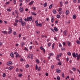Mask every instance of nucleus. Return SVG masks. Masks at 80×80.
Here are the masks:
<instances>
[{
  "mask_svg": "<svg viewBox=\"0 0 80 80\" xmlns=\"http://www.w3.org/2000/svg\"><path fill=\"white\" fill-rule=\"evenodd\" d=\"M63 2H62L61 1L60 2V7H62V6H63Z\"/></svg>",
  "mask_w": 80,
  "mask_h": 80,
  "instance_id": "f3484780",
  "label": "nucleus"
},
{
  "mask_svg": "<svg viewBox=\"0 0 80 80\" xmlns=\"http://www.w3.org/2000/svg\"><path fill=\"white\" fill-rule=\"evenodd\" d=\"M61 10H62V9L61 8H59L58 11L59 12H60V11H61Z\"/></svg>",
  "mask_w": 80,
  "mask_h": 80,
  "instance_id": "49530a36",
  "label": "nucleus"
},
{
  "mask_svg": "<svg viewBox=\"0 0 80 80\" xmlns=\"http://www.w3.org/2000/svg\"><path fill=\"white\" fill-rule=\"evenodd\" d=\"M32 46H30L29 47V49L30 50H32Z\"/></svg>",
  "mask_w": 80,
  "mask_h": 80,
  "instance_id": "69168bd1",
  "label": "nucleus"
},
{
  "mask_svg": "<svg viewBox=\"0 0 80 80\" xmlns=\"http://www.w3.org/2000/svg\"><path fill=\"white\" fill-rule=\"evenodd\" d=\"M18 24L16 22V23H14V26H17V25Z\"/></svg>",
  "mask_w": 80,
  "mask_h": 80,
  "instance_id": "774afa93",
  "label": "nucleus"
},
{
  "mask_svg": "<svg viewBox=\"0 0 80 80\" xmlns=\"http://www.w3.org/2000/svg\"><path fill=\"white\" fill-rule=\"evenodd\" d=\"M68 1H66L64 3V4L66 5V4H68Z\"/></svg>",
  "mask_w": 80,
  "mask_h": 80,
  "instance_id": "bf43d9fd",
  "label": "nucleus"
},
{
  "mask_svg": "<svg viewBox=\"0 0 80 80\" xmlns=\"http://www.w3.org/2000/svg\"><path fill=\"white\" fill-rule=\"evenodd\" d=\"M9 30L10 31H12V28H11V27L9 28Z\"/></svg>",
  "mask_w": 80,
  "mask_h": 80,
  "instance_id": "3c124183",
  "label": "nucleus"
},
{
  "mask_svg": "<svg viewBox=\"0 0 80 80\" xmlns=\"http://www.w3.org/2000/svg\"><path fill=\"white\" fill-rule=\"evenodd\" d=\"M45 75L47 77H48V73H45Z\"/></svg>",
  "mask_w": 80,
  "mask_h": 80,
  "instance_id": "e2e57ef3",
  "label": "nucleus"
},
{
  "mask_svg": "<svg viewBox=\"0 0 80 80\" xmlns=\"http://www.w3.org/2000/svg\"><path fill=\"white\" fill-rule=\"evenodd\" d=\"M9 4H10V2H6L5 3L6 5H9Z\"/></svg>",
  "mask_w": 80,
  "mask_h": 80,
  "instance_id": "f704fd0d",
  "label": "nucleus"
},
{
  "mask_svg": "<svg viewBox=\"0 0 80 80\" xmlns=\"http://www.w3.org/2000/svg\"><path fill=\"white\" fill-rule=\"evenodd\" d=\"M12 32V31H9L8 32V33L9 34H10Z\"/></svg>",
  "mask_w": 80,
  "mask_h": 80,
  "instance_id": "09e8293b",
  "label": "nucleus"
},
{
  "mask_svg": "<svg viewBox=\"0 0 80 80\" xmlns=\"http://www.w3.org/2000/svg\"><path fill=\"white\" fill-rule=\"evenodd\" d=\"M57 37H54V40H56V41H57Z\"/></svg>",
  "mask_w": 80,
  "mask_h": 80,
  "instance_id": "680f3d73",
  "label": "nucleus"
},
{
  "mask_svg": "<svg viewBox=\"0 0 80 80\" xmlns=\"http://www.w3.org/2000/svg\"><path fill=\"white\" fill-rule=\"evenodd\" d=\"M62 53H61L59 55H57V58H59L61 57H62Z\"/></svg>",
  "mask_w": 80,
  "mask_h": 80,
  "instance_id": "423d86ee",
  "label": "nucleus"
},
{
  "mask_svg": "<svg viewBox=\"0 0 80 80\" xmlns=\"http://www.w3.org/2000/svg\"><path fill=\"white\" fill-rule=\"evenodd\" d=\"M68 46H69V47H70L71 46V42H68Z\"/></svg>",
  "mask_w": 80,
  "mask_h": 80,
  "instance_id": "2eb2a0df",
  "label": "nucleus"
},
{
  "mask_svg": "<svg viewBox=\"0 0 80 80\" xmlns=\"http://www.w3.org/2000/svg\"><path fill=\"white\" fill-rule=\"evenodd\" d=\"M32 15H36V13H35V12H33L32 13Z\"/></svg>",
  "mask_w": 80,
  "mask_h": 80,
  "instance_id": "864d4df0",
  "label": "nucleus"
},
{
  "mask_svg": "<svg viewBox=\"0 0 80 80\" xmlns=\"http://www.w3.org/2000/svg\"><path fill=\"white\" fill-rule=\"evenodd\" d=\"M52 12L53 13L55 14V13H57V11H56V10L55 9H54L53 10Z\"/></svg>",
  "mask_w": 80,
  "mask_h": 80,
  "instance_id": "4be33fe9",
  "label": "nucleus"
},
{
  "mask_svg": "<svg viewBox=\"0 0 80 80\" xmlns=\"http://www.w3.org/2000/svg\"><path fill=\"white\" fill-rule=\"evenodd\" d=\"M23 58H21L20 62H23Z\"/></svg>",
  "mask_w": 80,
  "mask_h": 80,
  "instance_id": "338daca9",
  "label": "nucleus"
},
{
  "mask_svg": "<svg viewBox=\"0 0 80 80\" xmlns=\"http://www.w3.org/2000/svg\"><path fill=\"white\" fill-rule=\"evenodd\" d=\"M61 50L62 51H63V50L65 51V48H61Z\"/></svg>",
  "mask_w": 80,
  "mask_h": 80,
  "instance_id": "72a5a7b5",
  "label": "nucleus"
},
{
  "mask_svg": "<svg viewBox=\"0 0 80 80\" xmlns=\"http://www.w3.org/2000/svg\"><path fill=\"white\" fill-rule=\"evenodd\" d=\"M51 45H52V44L50 42H49L48 44V47H50Z\"/></svg>",
  "mask_w": 80,
  "mask_h": 80,
  "instance_id": "c85d7f7f",
  "label": "nucleus"
},
{
  "mask_svg": "<svg viewBox=\"0 0 80 80\" xmlns=\"http://www.w3.org/2000/svg\"><path fill=\"white\" fill-rule=\"evenodd\" d=\"M67 30H65L63 33L64 35L65 36H67Z\"/></svg>",
  "mask_w": 80,
  "mask_h": 80,
  "instance_id": "1a4fd4ad",
  "label": "nucleus"
},
{
  "mask_svg": "<svg viewBox=\"0 0 80 80\" xmlns=\"http://www.w3.org/2000/svg\"><path fill=\"white\" fill-rule=\"evenodd\" d=\"M23 21H22V19L21 18L19 19V22L20 23H21V22H22Z\"/></svg>",
  "mask_w": 80,
  "mask_h": 80,
  "instance_id": "a18cd8bd",
  "label": "nucleus"
},
{
  "mask_svg": "<svg viewBox=\"0 0 80 80\" xmlns=\"http://www.w3.org/2000/svg\"><path fill=\"white\" fill-rule=\"evenodd\" d=\"M47 5V2L45 3H44L43 4L44 7H46Z\"/></svg>",
  "mask_w": 80,
  "mask_h": 80,
  "instance_id": "5701e85b",
  "label": "nucleus"
},
{
  "mask_svg": "<svg viewBox=\"0 0 80 80\" xmlns=\"http://www.w3.org/2000/svg\"><path fill=\"white\" fill-rule=\"evenodd\" d=\"M7 65H12V62L11 61H9L7 63Z\"/></svg>",
  "mask_w": 80,
  "mask_h": 80,
  "instance_id": "39448f33",
  "label": "nucleus"
},
{
  "mask_svg": "<svg viewBox=\"0 0 80 80\" xmlns=\"http://www.w3.org/2000/svg\"><path fill=\"white\" fill-rule=\"evenodd\" d=\"M13 52H12L11 54H10V56H11L12 58H13V57H14V56H13Z\"/></svg>",
  "mask_w": 80,
  "mask_h": 80,
  "instance_id": "9d476101",
  "label": "nucleus"
},
{
  "mask_svg": "<svg viewBox=\"0 0 80 80\" xmlns=\"http://www.w3.org/2000/svg\"><path fill=\"white\" fill-rule=\"evenodd\" d=\"M38 69V66L36 64V68H35V70H37V69Z\"/></svg>",
  "mask_w": 80,
  "mask_h": 80,
  "instance_id": "4c0bfd02",
  "label": "nucleus"
},
{
  "mask_svg": "<svg viewBox=\"0 0 80 80\" xmlns=\"http://www.w3.org/2000/svg\"><path fill=\"white\" fill-rule=\"evenodd\" d=\"M15 12L16 14H17L18 15V12L17 11V10H15Z\"/></svg>",
  "mask_w": 80,
  "mask_h": 80,
  "instance_id": "7c9ffc66",
  "label": "nucleus"
},
{
  "mask_svg": "<svg viewBox=\"0 0 80 80\" xmlns=\"http://www.w3.org/2000/svg\"><path fill=\"white\" fill-rule=\"evenodd\" d=\"M34 2V1H33L29 3V5H32L33 4V3Z\"/></svg>",
  "mask_w": 80,
  "mask_h": 80,
  "instance_id": "9b49d317",
  "label": "nucleus"
},
{
  "mask_svg": "<svg viewBox=\"0 0 80 80\" xmlns=\"http://www.w3.org/2000/svg\"><path fill=\"white\" fill-rule=\"evenodd\" d=\"M16 58H17L18 57V58H20V56H19V54L18 53H17L16 55Z\"/></svg>",
  "mask_w": 80,
  "mask_h": 80,
  "instance_id": "f8f14e48",
  "label": "nucleus"
},
{
  "mask_svg": "<svg viewBox=\"0 0 80 80\" xmlns=\"http://www.w3.org/2000/svg\"><path fill=\"white\" fill-rule=\"evenodd\" d=\"M73 19H76V15L74 14L73 16Z\"/></svg>",
  "mask_w": 80,
  "mask_h": 80,
  "instance_id": "393cba45",
  "label": "nucleus"
},
{
  "mask_svg": "<svg viewBox=\"0 0 80 80\" xmlns=\"http://www.w3.org/2000/svg\"><path fill=\"white\" fill-rule=\"evenodd\" d=\"M56 72H57V73H60V72H61V70H58V69H57Z\"/></svg>",
  "mask_w": 80,
  "mask_h": 80,
  "instance_id": "aec40b11",
  "label": "nucleus"
},
{
  "mask_svg": "<svg viewBox=\"0 0 80 80\" xmlns=\"http://www.w3.org/2000/svg\"><path fill=\"white\" fill-rule=\"evenodd\" d=\"M57 80H60V78L59 76H57Z\"/></svg>",
  "mask_w": 80,
  "mask_h": 80,
  "instance_id": "a19ab883",
  "label": "nucleus"
},
{
  "mask_svg": "<svg viewBox=\"0 0 80 80\" xmlns=\"http://www.w3.org/2000/svg\"><path fill=\"white\" fill-rule=\"evenodd\" d=\"M55 43H53L52 44V49H54V48H55L54 47V45H55Z\"/></svg>",
  "mask_w": 80,
  "mask_h": 80,
  "instance_id": "cd10ccee",
  "label": "nucleus"
},
{
  "mask_svg": "<svg viewBox=\"0 0 80 80\" xmlns=\"http://www.w3.org/2000/svg\"><path fill=\"white\" fill-rule=\"evenodd\" d=\"M57 17L58 18H60V16L59 15H58L57 16Z\"/></svg>",
  "mask_w": 80,
  "mask_h": 80,
  "instance_id": "c756f323",
  "label": "nucleus"
},
{
  "mask_svg": "<svg viewBox=\"0 0 80 80\" xmlns=\"http://www.w3.org/2000/svg\"><path fill=\"white\" fill-rule=\"evenodd\" d=\"M51 68L52 69H53L54 68V65H52L51 66Z\"/></svg>",
  "mask_w": 80,
  "mask_h": 80,
  "instance_id": "c03bdc74",
  "label": "nucleus"
},
{
  "mask_svg": "<svg viewBox=\"0 0 80 80\" xmlns=\"http://www.w3.org/2000/svg\"><path fill=\"white\" fill-rule=\"evenodd\" d=\"M49 55L51 57V56H53V53H51L49 54Z\"/></svg>",
  "mask_w": 80,
  "mask_h": 80,
  "instance_id": "473e14b6",
  "label": "nucleus"
},
{
  "mask_svg": "<svg viewBox=\"0 0 80 80\" xmlns=\"http://www.w3.org/2000/svg\"><path fill=\"white\" fill-rule=\"evenodd\" d=\"M43 47L41 46V47H40V49H41V50H42L43 49Z\"/></svg>",
  "mask_w": 80,
  "mask_h": 80,
  "instance_id": "de8ad7c7",
  "label": "nucleus"
},
{
  "mask_svg": "<svg viewBox=\"0 0 80 80\" xmlns=\"http://www.w3.org/2000/svg\"><path fill=\"white\" fill-rule=\"evenodd\" d=\"M54 30L55 31V32H58V28L56 27H54Z\"/></svg>",
  "mask_w": 80,
  "mask_h": 80,
  "instance_id": "dca6fc26",
  "label": "nucleus"
},
{
  "mask_svg": "<svg viewBox=\"0 0 80 80\" xmlns=\"http://www.w3.org/2000/svg\"><path fill=\"white\" fill-rule=\"evenodd\" d=\"M58 65H62V63L60 62H59L58 63Z\"/></svg>",
  "mask_w": 80,
  "mask_h": 80,
  "instance_id": "0e129e2a",
  "label": "nucleus"
},
{
  "mask_svg": "<svg viewBox=\"0 0 80 80\" xmlns=\"http://www.w3.org/2000/svg\"><path fill=\"white\" fill-rule=\"evenodd\" d=\"M36 62L37 63H40V61L38 60V59H36Z\"/></svg>",
  "mask_w": 80,
  "mask_h": 80,
  "instance_id": "2f4dec72",
  "label": "nucleus"
},
{
  "mask_svg": "<svg viewBox=\"0 0 80 80\" xmlns=\"http://www.w3.org/2000/svg\"><path fill=\"white\" fill-rule=\"evenodd\" d=\"M25 42H22V43H21V46L22 47H23V45H25Z\"/></svg>",
  "mask_w": 80,
  "mask_h": 80,
  "instance_id": "6ab92c4d",
  "label": "nucleus"
},
{
  "mask_svg": "<svg viewBox=\"0 0 80 80\" xmlns=\"http://www.w3.org/2000/svg\"><path fill=\"white\" fill-rule=\"evenodd\" d=\"M14 4H16V0H13Z\"/></svg>",
  "mask_w": 80,
  "mask_h": 80,
  "instance_id": "5fc2aeb1",
  "label": "nucleus"
},
{
  "mask_svg": "<svg viewBox=\"0 0 80 80\" xmlns=\"http://www.w3.org/2000/svg\"><path fill=\"white\" fill-rule=\"evenodd\" d=\"M26 28H27V29H29V28H30V26H29L28 25H27Z\"/></svg>",
  "mask_w": 80,
  "mask_h": 80,
  "instance_id": "c9c22d12",
  "label": "nucleus"
},
{
  "mask_svg": "<svg viewBox=\"0 0 80 80\" xmlns=\"http://www.w3.org/2000/svg\"><path fill=\"white\" fill-rule=\"evenodd\" d=\"M67 54L68 55H69V56H71V52H68L67 53Z\"/></svg>",
  "mask_w": 80,
  "mask_h": 80,
  "instance_id": "bb28decb",
  "label": "nucleus"
},
{
  "mask_svg": "<svg viewBox=\"0 0 80 80\" xmlns=\"http://www.w3.org/2000/svg\"><path fill=\"white\" fill-rule=\"evenodd\" d=\"M53 4H52L49 7V9H51L52 8V7H53Z\"/></svg>",
  "mask_w": 80,
  "mask_h": 80,
  "instance_id": "a211bd4d",
  "label": "nucleus"
},
{
  "mask_svg": "<svg viewBox=\"0 0 80 80\" xmlns=\"http://www.w3.org/2000/svg\"><path fill=\"white\" fill-rule=\"evenodd\" d=\"M36 26H37V27H42V24L41 23L39 24H38V23L36 24Z\"/></svg>",
  "mask_w": 80,
  "mask_h": 80,
  "instance_id": "20e7f679",
  "label": "nucleus"
},
{
  "mask_svg": "<svg viewBox=\"0 0 80 80\" xmlns=\"http://www.w3.org/2000/svg\"><path fill=\"white\" fill-rule=\"evenodd\" d=\"M62 77H63V78L65 77V76H64V73H62Z\"/></svg>",
  "mask_w": 80,
  "mask_h": 80,
  "instance_id": "8fccbe9b",
  "label": "nucleus"
},
{
  "mask_svg": "<svg viewBox=\"0 0 80 80\" xmlns=\"http://www.w3.org/2000/svg\"><path fill=\"white\" fill-rule=\"evenodd\" d=\"M19 12H21V13H23V8L22 7H21L19 8Z\"/></svg>",
  "mask_w": 80,
  "mask_h": 80,
  "instance_id": "f03ea898",
  "label": "nucleus"
},
{
  "mask_svg": "<svg viewBox=\"0 0 80 80\" xmlns=\"http://www.w3.org/2000/svg\"><path fill=\"white\" fill-rule=\"evenodd\" d=\"M21 25H22V27H24V26L25 24H26V23L25 22H24V21H23L22 22H21Z\"/></svg>",
  "mask_w": 80,
  "mask_h": 80,
  "instance_id": "7ed1b4c3",
  "label": "nucleus"
},
{
  "mask_svg": "<svg viewBox=\"0 0 80 80\" xmlns=\"http://www.w3.org/2000/svg\"><path fill=\"white\" fill-rule=\"evenodd\" d=\"M32 9L34 10H36V8L35 7H32Z\"/></svg>",
  "mask_w": 80,
  "mask_h": 80,
  "instance_id": "37998d69",
  "label": "nucleus"
},
{
  "mask_svg": "<svg viewBox=\"0 0 80 80\" xmlns=\"http://www.w3.org/2000/svg\"><path fill=\"white\" fill-rule=\"evenodd\" d=\"M51 21L52 23H53V22H54V17L53 16L52 17Z\"/></svg>",
  "mask_w": 80,
  "mask_h": 80,
  "instance_id": "6e6552de",
  "label": "nucleus"
},
{
  "mask_svg": "<svg viewBox=\"0 0 80 80\" xmlns=\"http://www.w3.org/2000/svg\"><path fill=\"white\" fill-rule=\"evenodd\" d=\"M28 17H27V18H25L24 19V20L26 21V22H27V21H28Z\"/></svg>",
  "mask_w": 80,
  "mask_h": 80,
  "instance_id": "ea45409f",
  "label": "nucleus"
},
{
  "mask_svg": "<svg viewBox=\"0 0 80 80\" xmlns=\"http://www.w3.org/2000/svg\"><path fill=\"white\" fill-rule=\"evenodd\" d=\"M3 77L5 78L6 77V74L5 73H3L2 74Z\"/></svg>",
  "mask_w": 80,
  "mask_h": 80,
  "instance_id": "a878e982",
  "label": "nucleus"
},
{
  "mask_svg": "<svg viewBox=\"0 0 80 80\" xmlns=\"http://www.w3.org/2000/svg\"><path fill=\"white\" fill-rule=\"evenodd\" d=\"M18 70H19V69H18V68H16V72H18Z\"/></svg>",
  "mask_w": 80,
  "mask_h": 80,
  "instance_id": "6e6d98bb",
  "label": "nucleus"
},
{
  "mask_svg": "<svg viewBox=\"0 0 80 80\" xmlns=\"http://www.w3.org/2000/svg\"><path fill=\"white\" fill-rule=\"evenodd\" d=\"M18 77H19V78H21L23 76V74H20L18 75Z\"/></svg>",
  "mask_w": 80,
  "mask_h": 80,
  "instance_id": "412c9836",
  "label": "nucleus"
},
{
  "mask_svg": "<svg viewBox=\"0 0 80 80\" xmlns=\"http://www.w3.org/2000/svg\"><path fill=\"white\" fill-rule=\"evenodd\" d=\"M76 42L77 43V44H79L80 43V41H78V40H77L76 41Z\"/></svg>",
  "mask_w": 80,
  "mask_h": 80,
  "instance_id": "e433bc0d",
  "label": "nucleus"
},
{
  "mask_svg": "<svg viewBox=\"0 0 80 80\" xmlns=\"http://www.w3.org/2000/svg\"><path fill=\"white\" fill-rule=\"evenodd\" d=\"M72 56L74 58H76L77 57V60H79L80 58V54H79L78 56V53H76V54L74 52L72 53Z\"/></svg>",
  "mask_w": 80,
  "mask_h": 80,
  "instance_id": "f257e3e1",
  "label": "nucleus"
},
{
  "mask_svg": "<svg viewBox=\"0 0 80 80\" xmlns=\"http://www.w3.org/2000/svg\"><path fill=\"white\" fill-rule=\"evenodd\" d=\"M2 33H4V34H6V35H7V33H8V32H7L5 31H2Z\"/></svg>",
  "mask_w": 80,
  "mask_h": 80,
  "instance_id": "4468645a",
  "label": "nucleus"
},
{
  "mask_svg": "<svg viewBox=\"0 0 80 80\" xmlns=\"http://www.w3.org/2000/svg\"><path fill=\"white\" fill-rule=\"evenodd\" d=\"M73 2L75 3H77V0H73Z\"/></svg>",
  "mask_w": 80,
  "mask_h": 80,
  "instance_id": "13d9d810",
  "label": "nucleus"
},
{
  "mask_svg": "<svg viewBox=\"0 0 80 80\" xmlns=\"http://www.w3.org/2000/svg\"><path fill=\"white\" fill-rule=\"evenodd\" d=\"M72 70L73 71H76V68H72Z\"/></svg>",
  "mask_w": 80,
  "mask_h": 80,
  "instance_id": "58836bf2",
  "label": "nucleus"
},
{
  "mask_svg": "<svg viewBox=\"0 0 80 80\" xmlns=\"http://www.w3.org/2000/svg\"><path fill=\"white\" fill-rule=\"evenodd\" d=\"M7 10L8 12H10L11 11V10L10 9H8Z\"/></svg>",
  "mask_w": 80,
  "mask_h": 80,
  "instance_id": "052dcab7",
  "label": "nucleus"
},
{
  "mask_svg": "<svg viewBox=\"0 0 80 80\" xmlns=\"http://www.w3.org/2000/svg\"><path fill=\"white\" fill-rule=\"evenodd\" d=\"M25 67L26 68H28V67H29V65L28 64H27L26 65V66H25Z\"/></svg>",
  "mask_w": 80,
  "mask_h": 80,
  "instance_id": "79ce46f5",
  "label": "nucleus"
},
{
  "mask_svg": "<svg viewBox=\"0 0 80 80\" xmlns=\"http://www.w3.org/2000/svg\"><path fill=\"white\" fill-rule=\"evenodd\" d=\"M13 67H12V66H10L8 68V70H12V69H13Z\"/></svg>",
  "mask_w": 80,
  "mask_h": 80,
  "instance_id": "ddd939ff",
  "label": "nucleus"
},
{
  "mask_svg": "<svg viewBox=\"0 0 80 80\" xmlns=\"http://www.w3.org/2000/svg\"><path fill=\"white\" fill-rule=\"evenodd\" d=\"M28 21H31L32 20V17H28Z\"/></svg>",
  "mask_w": 80,
  "mask_h": 80,
  "instance_id": "0eeeda50",
  "label": "nucleus"
},
{
  "mask_svg": "<svg viewBox=\"0 0 80 80\" xmlns=\"http://www.w3.org/2000/svg\"><path fill=\"white\" fill-rule=\"evenodd\" d=\"M59 47H62V44H61V43H59Z\"/></svg>",
  "mask_w": 80,
  "mask_h": 80,
  "instance_id": "603ef678",
  "label": "nucleus"
},
{
  "mask_svg": "<svg viewBox=\"0 0 80 80\" xmlns=\"http://www.w3.org/2000/svg\"><path fill=\"white\" fill-rule=\"evenodd\" d=\"M15 22H16V23H18V20L17 19H16Z\"/></svg>",
  "mask_w": 80,
  "mask_h": 80,
  "instance_id": "4d7b16f0",
  "label": "nucleus"
},
{
  "mask_svg": "<svg viewBox=\"0 0 80 80\" xmlns=\"http://www.w3.org/2000/svg\"><path fill=\"white\" fill-rule=\"evenodd\" d=\"M69 13V11L68 10H67L66 12V15H68Z\"/></svg>",
  "mask_w": 80,
  "mask_h": 80,
  "instance_id": "b1692460",
  "label": "nucleus"
}]
</instances>
